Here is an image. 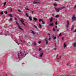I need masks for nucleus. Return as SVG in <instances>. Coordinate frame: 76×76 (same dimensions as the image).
Here are the masks:
<instances>
[{
    "label": "nucleus",
    "instance_id": "nucleus-1",
    "mask_svg": "<svg viewBox=\"0 0 76 76\" xmlns=\"http://www.w3.org/2000/svg\"><path fill=\"white\" fill-rule=\"evenodd\" d=\"M64 8H65V7L58 8L55 7L54 9L56 12H60V10H62V9H64Z\"/></svg>",
    "mask_w": 76,
    "mask_h": 76
},
{
    "label": "nucleus",
    "instance_id": "nucleus-2",
    "mask_svg": "<svg viewBox=\"0 0 76 76\" xmlns=\"http://www.w3.org/2000/svg\"><path fill=\"white\" fill-rule=\"evenodd\" d=\"M16 23L17 25H18V28L19 29H20V30H21V31H23V29H22V28H20V25H19V23H18V21L16 22Z\"/></svg>",
    "mask_w": 76,
    "mask_h": 76
},
{
    "label": "nucleus",
    "instance_id": "nucleus-3",
    "mask_svg": "<svg viewBox=\"0 0 76 76\" xmlns=\"http://www.w3.org/2000/svg\"><path fill=\"white\" fill-rule=\"evenodd\" d=\"M76 16H75L74 15L72 16V20H73V21H72V22H73V21H74L75 19H76Z\"/></svg>",
    "mask_w": 76,
    "mask_h": 76
},
{
    "label": "nucleus",
    "instance_id": "nucleus-4",
    "mask_svg": "<svg viewBox=\"0 0 76 76\" xmlns=\"http://www.w3.org/2000/svg\"><path fill=\"white\" fill-rule=\"evenodd\" d=\"M20 21L21 22V23H22L23 25L24 26H25V23H23L24 22V21H23V18H21V20H20Z\"/></svg>",
    "mask_w": 76,
    "mask_h": 76
},
{
    "label": "nucleus",
    "instance_id": "nucleus-5",
    "mask_svg": "<svg viewBox=\"0 0 76 76\" xmlns=\"http://www.w3.org/2000/svg\"><path fill=\"white\" fill-rule=\"evenodd\" d=\"M69 20H67V25L66 28H67L69 27Z\"/></svg>",
    "mask_w": 76,
    "mask_h": 76
},
{
    "label": "nucleus",
    "instance_id": "nucleus-6",
    "mask_svg": "<svg viewBox=\"0 0 76 76\" xmlns=\"http://www.w3.org/2000/svg\"><path fill=\"white\" fill-rule=\"evenodd\" d=\"M39 3L38 1H34L33 2V4H39Z\"/></svg>",
    "mask_w": 76,
    "mask_h": 76
},
{
    "label": "nucleus",
    "instance_id": "nucleus-7",
    "mask_svg": "<svg viewBox=\"0 0 76 76\" xmlns=\"http://www.w3.org/2000/svg\"><path fill=\"white\" fill-rule=\"evenodd\" d=\"M31 33L32 34H33V35H35V33L33 31V30H31Z\"/></svg>",
    "mask_w": 76,
    "mask_h": 76
},
{
    "label": "nucleus",
    "instance_id": "nucleus-8",
    "mask_svg": "<svg viewBox=\"0 0 76 76\" xmlns=\"http://www.w3.org/2000/svg\"><path fill=\"white\" fill-rule=\"evenodd\" d=\"M66 46H67V45H66V42L64 43V48H65L66 47Z\"/></svg>",
    "mask_w": 76,
    "mask_h": 76
},
{
    "label": "nucleus",
    "instance_id": "nucleus-9",
    "mask_svg": "<svg viewBox=\"0 0 76 76\" xmlns=\"http://www.w3.org/2000/svg\"><path fill=\"white\" fill-rule=\"evenodd\" d=\"M43 56V53H40V55L39 56V57H42Z\"/></svg>",
    "mask_w": 76,
    "mask_h": 76
},
{
    "label": "nucleus",
    "instance_id": "nucleus-10",
    "mask_svg": "<svg viewBox=\"0 0 76 76\" xmlns=\"http://www.w3.org/2000/svg\"><path fill=\"white\" fill-rule=\"evenodd\" d=\"M45 42H46V44L47 45L48 44V40H47V39L46 38L45 39Z\"/></svg>",
    "mask_w": 76,
    "mask_h": 76
},
{
    "label": "nucleus",
    "instance_id": "nucleus-11",
    "mask_svg": "<svg viewBox=\"0 0 76 76\" xmlns=\"http://www.w3.org/2000/svg\"><path fill=\"white\" fill-rule=\"evenodd\" d=\"M8 16H9L10 17H11V18L13 17V15H12V14H9Z\"/></svg>",
    "mask_w": 76,
    "mask_h": 76
},
{
    "label": "nucleus",
    "instance_id": "nucleus-12",
    "mask_svg": "<svg viewBox=\"0 0 76 76\" xmlns=\"http://www.w3.org/2000/svg\"><path fill=\"white\" fill-rule=\"evenodd\" d=\"M52 38H53V39H56L57 38V37H54V36H53Z\"/></svg>",
    "mask_w": 76,
    "mask_h": 76
},
{
    "label": "nucleus",
    "instance_id": "nucleus-13",
    "mask_svg": "<svg viewBox=\"0 0 76 76\" xmlns=\"http://www.w3.org/2000/svg\"><path fill=\"white\" fill-rule=\"evenodd\" d=\"M53 18L51 17L50 20V22H52V21H53Z\"/></svg>",
    "mask_w": 76,
    "mask_h": 76
},
{
    "label": "nucleus",
    "instance_id": "nucleus-14",
    "mask_svg": "<svg viewBox=\"0 0 76 76\" xmlns=\"http://www.w3.org/2000/svg\"><path fill=\"white\" fill-rule=\"evenodd\" d=\"M74 26H73V25H72V28H71V31H72L73 29H74Z\"/></svg>",
    "mask_w": 76,
    "mask_h": 76
},
{
    "label": "nucleus",
    "instance_id": "nucleus-15",
    "mask_svg": "<svg viewBox=\"0 0 76 76\" xmlns=\"http://www.w3.org/2000/svg\"><path fill=\"white\" fill-rule=\"evenodd\" d=\"M73 47H76V42H75L74 43Z\"/></svg>",
    "mask_w": 76,
    "mask_h": 76
},
{
    "label": "nucleus",
    "instance_id": "nucleus-16",
    "mask_svg": "<svg viewBox=\"0 0 76 76\" xmlns=\"http://www.w3.org/2000/svg\"><path fill=\"white\" fill-rule=\"evenodd\" d=\"M29 19L30 20H32V18L31 17V16H29Z\"/></svg>",
    "mask_w": 76,
    "mask_h": 76
},
{
    "label": "nucleus",
    "instance_id": "nucleus-17",
    "mask_svg": "<svg viewBox=\"0 0 76 76\" xmlns=\"http://www.w3.org/2000/svg\"><path fill=\"white\" fill-rule=\"evenodd\" d=\"M53 25H54V23H52L49 24V26H53Z\"/></svg>",
    "mask_w": 76,
    "mask_h": 76
},
{
    "label": "nucleus",
    "instance_id": "nucleus-18",
    "mask_svg": "<svg viewBox=\"0 0 76 76\" xmlns=\"http://www.w3.org/2000/svg\"><path fill=\"white\" fill-rule=\"evenodd\" d=\"M34 20H35V21H37V18H34Z\"/></svg>",
    "mask_w": 76,
    "mask_h": 76
},
{
    "label": "nucleus",
    "instance_id": "nucleus-19",
    "mask_svg": "<svg viewBox=\"0 0 76 76\" xmlns=\"http://www.w3.org/2000/svg\"><path fill=\"white\" fill-rule=\"evenodd\" d=\"M4 12L5 13V14H6V15H7V11H4Z\"/></svg>",
    "mask_w": 76,
    "mask_h": 76
},
{
    "label": "nucleus",
    "instance_id": "nucleus-20",
    "mask_svg": "<svg viewBox=\"0 0 76 76\" xmlns=\"http://www.w3.org/2000/svg\"><path fill=\"white\" fill-rule=\"evenodd\" d=\"M0 14L1 15H3V11H2V12H1L0 13Z\"/></svg>",
    "mask_w": 76,
    "mask_h": 76
},
{
    "label": "nucleus",
    "instance_id": "nucleus-21",
    "mask_svg": "<svg viewBox=\"0 0 76 76\" xmlns=\"http://www.w3.org/2000/svg\"><path fill=\"white\" fill-rule=\"evenodd\" d=\"M26 16L27 17H28V18H29V16H28V14L27 13H26Z\"/></svg>",
    "mask_w": 76,
    "mask_h": 76
},
{
    "label": "nucleus",
    "instance_id": "nucleus-22",
    "mask_svg": "<svg viewBox=\"0 0 76 76\" xmlns=\"http://www.w3.org/2000/svg\"><path fill=\"white\" fill-rule=\"evenodd\" d=\"M42 20L41 19H39V22H41L42 21Z\"/></svg>",
    "mask_w": 76,
    "mask_h": 76
},
{
    "label": "nucleus",
    "instance_id": "nucleus-23",
    "mask_svg": "<svg viewBox=\"0 0 76 76\" xmlns=\"http://www.w3.org/2000/svg\"><path fill=\"white\" fill-rule=\"evenodd\" d=\"M39 26L40 27V28L42 27V26H41V24H40L39 23Z\"/></svg>",
    "mask_w": 76,
    "mask_h": 76
},
{
    "label": "nucleus",
    "instance_id": "nucleus-24",
    "mask_svg": "<svg viewBox=\"0 0 76 76\" xmlns=\"http://www.w3.org/2000/svg\"><path fill=\"white\" fill-rule=\"evenodd\" d=\"M59 15H56V16H55V17H56V18H58V17L59 16Z\"/></svg>",
    "mask_w": 76,
    "mask_h": 76
},
{
    "label": "nucleus",
    "instance_id": "nucleus-25",
    "mask_svg": "<svg viewBox=\"0 0 76 76\" xmlns=\"http://www.w3.org/2000/svg\"><path fill=\"white\" fill-rule=\"evenodd\" d=\"M53 5L54 6H57V4H56V3H54L53 4Z\"/></svg>",
    "mask_w": 76,
    "mask_h": 76
},
{
    "label": "nucleus",
    "instance_id": "nucleus-26",
    "mask_svg": "<svg viewBox=\"0 0 76 76\" xmlns=\"http://www.w3.org/2000/svg\"><path fill=\"white\" fill-rule=\"evenodd\" d=\"M34 26L36 29H37V28H37V27L36 26H35V25H34Z\"/></svg>",
    "mask_w": 76,
    "mask_h": 76
},
{
    "label": "nucleus",
    "instance_id": "nucleus-27",
    "mask_svg": "<svg viewBox=\"0 0 76 76\" xmlns=\"http://www.w3.org/2000/svg\"><path fill=\"white\" fill-rule=\"evenodd\" d=\"M6 4V2H5L4 4V5L5 6Z\"/></svg>",
    "mask_w": 76,
    "mask_h": 76
},
{
    "label": "nucleus",
    "instance_id": "nucleus-28",
    "mask_svg": "<svg viewBox=\"0 0 76 76\" xmlns=\"http://www.w3.org/2000/svg\"><path fill=\"white\" fill-rule=\"evenodd\" d=\"M25 9H26V10H28V11L30 10L28 8H25Z\"/></svg>",
    "mask_w": 76,
    "mask_h": 76
},
{
    "label": "nucleus",
    "instance_id": "nucleus-29",
    "mask_svg": "<svg viewBox=\"0 0 76 76\" xmlns=\"http://www.w3.org/2000/svg\"><path fill=\"white\" fill-rule=\"evenodd\" d=\"M42 23L43 24H45V22H44V21L43 20L42 21Z\"/></svg>",
    "mask_w": 76,
    "mask_h": 76
},
{
    "label": "nucleus",
    "instance_id": "nucleus-30",
    "mask_svg": "<svg viewBox=\"0 0 76 76\" xmlns=\"http://www.w3.org/2000/svg\"><path fill=\"white\" fill-rule=\"evenodd\" d=\"M57 23H57V22H55V25H57Z\"/></svg>",
    "mask_w": 76,
    "mask_h": 76
},
{
    "label": "nucleus",
    "instance_id": "nucleus-31",
    "mask_svg": "<svg viewBox=\"0 0 76 76\" xmlns=\"http://www.w3.org/2000/svg\"><path fill=\"white\" fill-rule=\"evenodd\" d=\"M55 46L56 48L57 47V44H56V43L55 44Z\"/></svg>",
    "mask_w": 76,
    "mask_h": 76
},
{
    "label": "nucleus",
    "instance_id": "nucleus-32",
    "mask_svg": "<svg viewBox=\"0 0 76 76\" xmlns=\"http://www.w3.org/2000/svg\"><path fill=\"white\" fill-rule=\"evenodd\" d=\"M51 39V37H50V38H49V41H50Z\"/></svg>",
    "mask_w": 76,
    "mask_h": 76
},
{
    "label": "nucleus",
    "instance_id": "nucleus-33",
    "mask_svg": "<svg viewBox=\"0 0 76 76\" xmlns=\"http://www.w3.org/2000/svg\"><path fill=\"white\" fill-rule=\"evenodd\" d=\"M53 31H56V29H55V28H53Z\"/></svg>",
    "mask_w": 76,
    "mask_h": 76
},
{
    "label": "nucleus",
    "instance_id": "nucleus-34",
    "mask_svg": "<svg viewBox=\"0 0 76 76\" xmlns=\"http://www.w3.org/2000/svg\"><path fill=\"white\" fill-rule=\"evenodd\" d=\"M10 21H12V18H10Z\"/></svg>",
    "mask_w": 76,
    "mask_h": 76
},
{
    "label": "nucleus",
    "instance_id": "nucleus-35",
    "mask_svg": "<svg viewBox=\"0 0 76 76\" xmlns=\"http://www.w3.org/2000/svg\"><path fill=\"white\" fill-rule=\"evenodd\" d=\"M34 46H35V45H36V43H35V42L34 43Z\"/></svg>",
    "mask_w": 76,
    "mask_h": 76
},
{
    "label": "nucleus",
    "instance_id": "nucleus-36",
    "mask_svg": "<svg viewBox=\"0 0 76 76\" xmlns=\"http://www.w3.org/2000/svg\"><path fill=\"white\" fill-rule=\"evenodd\" d=\"M61 33H60L59 34V37H60V36H61Z\"/></svg>",
    "mask_w": 76,
    "mask_h": 76
},
{
    "label": "nucleus",
    "instance_id": "nucleus-37",
    "mask_svg": "<svg viewBox=\"0 0 76 76\" xmlns=\"http://www.w3.org/2000/svg\"><path fill=\"white\" fill-rule=\"evenodd\" d=\"M41 49L39 48V51H41Z\"/></svg>",
    "mask_w": 76,
    "mask_h": 76
},
{
    "label": "nucleus",
    "instance_id": "nucleus-38",
    "mask_svg": "<svg viewBox=\"0 0 76 76\" xmlns=\"http://www.w3.org/2000/svg\"><path fill=\"white\" fill-rule=\"evenodd\" d=\"M18 11L19 12H21V11L19 10H18Z\"/></svg>",
    "mask_w": 76,
    "mask_h": 76
},
{
    "label": "nucleus",
    "instance_id": "nucleus-39",
    "mask_svg": "<svg viewBox=\"0 0 76 76\" xmlns=\"http://www.w3.org/2000/svg\"><path fill=\"white\" fill-rule=\"evenodd\" d=\"M41 41H39V42H38V43H39V44H41Z\"/></svg>",
    "mask_w": 76,
    "mask_h": 76
},
{
    "label": "nucleus",
    "instance_id": "nucleus-40",
    "mask_svg": "<svg viewBox=\"0 0 76 76\" xmlns=\"http://www.w3.org/2000/svg\"><path fill=\"white\" fill-rule=\"evenodd\" d=\"M10 12H13V11L12 10H11Z\"/></svg>",
    "mask_w": 76,
    "mask_h": 76
},
{
    "label": "nucleus",
    "instance_id": "nucleus-41",
    "mask_svg": "<svg viewBox=\"0 0 76 76\" xmlns=\"http://www.w3.org/2000/svg\"><path fill=\"white\" fill-rule=\"evenodd\" d=\"M15 20H17V18H15Z\"/></svg>",
    "mask_w": 76,
    "mask_h": 76
},
{
    "label": "nucleus",
    "instance_id": "nucleus-42",
    "mask_svg": "<svg viewBox=\"0 0 76 76\" xmlns=\"http://www.w3.org/2000/svg\"><path fill=\"white\" fill-rule=\"evenodd\" d=\"M55 28H57V26H55Z\"/></svg>",
    "mask_w": 76,
    "mask_h": 76
},
{
    "label": "nucleus",
    "instance_id": "nucleus-43",
    "mask_svg": "<svg viewBox=\"0 0 76 76\" xmlns=\"http://www.w3.org/2000/svg\"><path fill=\"white\" fill-rule=\"evenodd\" d=\"M73 76H76V74H75V75H73Z\"/></svg>",
    "mask_w": 76,
    "mask_h": 76
},
{
    "label": "nucleus",
    "instance_id": "nucleus-44",
    "mask_svg": "<svg viewBox=\"0 0 76 76\" xmlns=\"http://www.w3.org/2000/svg\"><path fill=\"white\" fill-rule=\"evenodd\" d=\"M74 8H76V5H75V6H74Z\"/></svg>",
    "mask_w": 76,
    "mask_h": 76
},
{
    "label": "nucleus",
    "instance_id": "nucleus-45",
    "mask_svg": "<svg viewBox=\"0 0 76 76\" xmlns=\"http://www.w3.org/2000/svg\"><path fill=\"white\" fill-rule=\"evenodd\" d=\"M59 0H55V1H58Z\"/></svg>",
    "mask_w": 76,
    "mask_h": 76
},
{
    "label": "nucleus",
    "instance_id": "nucleus-46",
    "mask_svg": "<svg viewBox=\"0 0 76 76\" xmlns=\"http://www.w3.org/2000/svg\"><path fill=\"white\" fill-rule=\"evenodd\" d=\"M48 34L49 35V36H50V34H49V33H48Z\"/></svg>",
    "mask_w": 76,
    "mask_h": 76
},
{
    "label": "nucleus",
    "instance_id": "nucleus-47",
    "mask_svg": "<svg viewBox=\"0 0 76 76\" xmlns=\"http://www.w3.org/2000/svg\"><path fill=\"white\" fill-rule=\"evenodd\" d=\"M56 49H57V48H54V50H56Z\"/></svg>",
    "mask_w": 76,
    "mask_h": 76
},
{
    "label": "nucleus",
    "instance_id": "nucleus-48",
    "mask_svg": "<svg viewBox=\"0 0 76 76\" xmlns=\"http://www.w3.org/2000/svg\"><path fill=\"white\" fill-rule=\"evenodd\" d=\"M60 59H61V56H60Z\"/></svg>",
    "mask_w": 76,
    "mask_h": 76
},
{
    "label": "nucleus",
    "instance_id": "nucleus-49",
    "mask_svg": "<svg viewBox=\"0 0 76 76\" xmlns=\"http://www.w3.org/2000/svg\"><path fill=\"white\" fill-rule=\"evenodd\" d=\"M76 32V29H75V31H74V32Z\"/></svg>",
    "mask_w": 76,
    "mask_h": 76
},
{
    "label": "nucleus",
    "instance_id": "nucleus-50",
    "mask_svg": "<svg viewBox=\"0 0 76 76\" xmlns=\"http://www.w3.org/2000/svg\"><path fill=\"white\" fill-rule=\"evenodd\" d=\"M20 54H21V55L22 56V52H20Z\"/></svg>",
    "mask_w": 76,
    "mask_h": 76
},
{
    "label": "nucleus",
    "instance_id": "nucleus-51",
    "mask_svg": "<svg viewBox=\"0 0 76 76\" xmlns=\"http://www.w3.org/2000/svg\"><path fill=\"white\" fill-rule=\"evenodd\" d=\"M69 63H68L67 64V66H69Z\"/></svg>",
    "mask_w": 76,
    "mask_h": 76
},
{
    "label": "nucleus",
    "instance_id": "nucleus-52",
    "mask_svg": "<svg viewBox=\"0 0 76 76\" xmlns=\"http://www.w3.org/2000/svg\"><path fill=\"white\" fill-rule=\"evenodd\" d=\"M34 11H32V14H33V13H34Z\"/></svg>",
    "mask_w": 76,
    "mask_h": 76
},
{
    "label": "nucleus",
    "instance_id": "nucleus-53",
    "mask_svg": "<svg viewBox=\"0 0 76 76\" xmlns=\"http://www.w3.org/2000/svg\"><path fill=\"white\" fill-rule=\"evenodd\" d=\"M62 40H63L64 39V38H62Z\"/></svg>",
    "mask_w": 76,
    "mask_h": 76
},
{
    "label": "nucleus",
    "instance_id": "nucleus-54",
    "mask_svg": "<svg viewBox=\"0 0 76 76\" xmlns=\"http://www.w3.org/2000/svg\"><path fill=\"white\" fill-rule=\"evenodd\" d=\"M57 31H59V29H58V30H57Z\"/></svg>",
    "mask_w": 76,
    "mask_h": 76
},
{
    "label": "nucleus",
    "instance_id": "nucleus-55",
    "mask_svg": "<svg viewBox=\"0 0 76 76\" xmlns=\"http://www.w3.org/2000/svg\"><path fill=\"white\" fill-rule=\"evenodd\" d=\"M20 44V43H18V45H19V44Z\"/></svg>",
    "mask_w": 76,
    "mask_h": 76
},
{
    "label": "nucleus",
    "instance_id": "nucleus-56",
    "mask_svg": "<svg viewBox=\"0 0 76 76\" xmlns=\"http://www.w3.org/2000/svg\"><path fill=\"white\" fill-rule=\"evenodd\" d=\"M59 59V58H57V60H58Z\"/></svg>",
    "mask_w": 76,
    "mask_h": 76
},
{
    "label": "nucleus",
    "instance_id": "nucleus-57",
    "mask_svg": "<svg viewBox=\"0 0 76 76\" xmlns=\"http://www.w3.org/2000/svg\"><path fill=\"white\" fill-rule=\"evenodd\" d=\"M1 33H0V35H1Z\"/></svg>",
    "mask_w": 76,
    "mask_h": 76
},
{
    "label": "nucleus",
    "instance_id": "nucleus-58",
    "mask_svg": "<svg viewBox=\"0 0 76 76\" xmlns=\"http://www.w3.org/2000/svg\"><path fill=\"white\" fill-rule=\"evenodd\" d=\"M25 56H26V54H25Z\"/></svg>",
    "mask_w": 76,
    "mask_h": 76
},
{
    "label": "nucleus",
    "instance_id": "nucleus-59",
    "mask_svg": "<svg viewBox=\"0 0 76 76\" xmlns=\"http://www.w3.org/2000/svg\"><path fill=\"white\" fill-rule=\"evenodd\" d=\"M20 41H21V42H22V40H20Z\"/></svg>",
    "mask_w": 76,
    "mask_h": 76
},
{
    "label": "nucleus",
    "instance_id": "nucleus-60",
    "mask_svg": "<svg viewBox=\"0 0 76 76\" xmlns=\"http://www.w3.org/2000/svg\"><path fill=\"white\" fill-rule=\"evenodd\" d=\"M5 35L6 36V35H7V34H6Z\"/></svg>",
    "mask_w": 76,
    "mask_h": 76
},
{
    "label": "nucleus",
    "instance_id": "nucleus-61",
    "mask_svg": "<svg viewBox=\"0 0 76 76\" xmlns=\"http://www.w3.org/2000/svg\"><path fill=\"white\" fill-rule=\"evenodd\" d=\"M16 42V43H18V42Z\"/></svg>",
    "mask_w": 76,
    "mask_h": 76
},
{
    "label": "nucleus",
    "instance_id": "nucleus-62",
    "mask_svg": "<svg viewBox=\"0 0 76 76\" xmlns=\"http://www.w3.org/2000/svg\"><path fill=\"white\" fill-rule=\"evenodd\" d=\"M58 56L57 55V57Z\"/></svg>",
    "mask_w": 76,
    "mask_h": 76
},
{
    "label": "nucleus",
    "instance_id": "nucleus-63",
    "mask_svg": "<svg viewBox=\"0 0 76 76\" xmlns=\"http://www.w3.org/2000/svg\"><path fill=\"white\" fill-rule=\"evenodd\" d=\"M18 56H19V54H18Z\"/></svg>",
    "mask_w": 76,
    "mask_h": 76
},
{
    "label": "nucleus",
    "instance_id": "nucleus-64",
    "mask_svg": "<svg viewBox=\"0 0 76 76\" xmlns=\"http://www.w3.org/2000/svg\"><path fill=\"white\" fill-rule=\"evenodd\" d=\"M7 32H8V31H7Z\"/></svg>",
    "mask_w": 76,
    "mask_h": 76
}]
</instances>
